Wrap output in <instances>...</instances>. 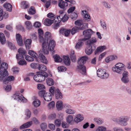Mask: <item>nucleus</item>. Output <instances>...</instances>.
<instances>
[{"mask_svg":"<svg viewBox=\"0 0 131 131\" xmlns=\"http://www.w3.org/2000/svg\"><path fill=\"white\" fill-rule=\"evenodd\" d=\"M125 65L121 63L116 64L115 67H112V70L119 74H122V77L121 79L122 81L124 83L126 84L128 82L129 79L128 78V72L127 71H124L125 69Z\"/></svg>","mask_w":131,"mask_h":131,"instance_id":"nucleus-1","label":"nucleus"},{"mask_svg":"<svg viewBox=\"0 0 131 131\" xmlns=\"http://www.w3.org/2000/svg\"><path fill=\"white\" fill-rule=\"evenodd\" d=\"M45 40H46L47 42L45 43V49L42 50L45 54H47L49 53V50L50 51L53 50L55 45V43L53 40H51L49 41L48 45V40L51 39V33L49 32H47L45 33Z\"/></svg>","mask_w":131,"mask_h":131,"instance_id":"nucleus-2","label":"nucleus"},{"mask_svg":"<svg viewBox=\"0 0 131 131\" xmlns=\"http://www.w3.org/2000/svg\"><path fill=\"white\" fill-rule=\"evenodd\" d=\"M37 73L34 76V79L36 81L38 82L43 81L48 76L47 73L45 72L38 71Z\"/></svg>","mask_w":131,"mask_h":131,"instance_id":"nucleus-3","label":"nucleus"},{"mask_svg":"<svg viewBox=\"0 0 131 131\" xmlns=\"http://www.w3.org/2000/svg\"><path fill=\"white\" fill-rule=\"evenodd\" d=\"M129 118V117L128 116H122L118 118H114L113 121L122 126H125L127 124V122Z\"/></svg>","mask_w":131,"mask_h":131,"instance_id":"nucleus-4","label":"nucleus"},{"mask_svg":"<svg viewBox=\"0 0 131 131\" xmlns=\"http://www.w3.org/2000/svg\"><path fill=\"white\" fill-rule=\"evenodd\" d=\"M49 91L53 95L55 94V97L57 99L60 100L63 97L62 94L58 89H56L53 86H51L49 89Z\"/></svg>","mask_w":131,"mask_h":131,"instance_id":"nucleus-5","label":"nucleus"},{"mask_svg":"<svg viewBox=\"0 0 131 131\" xmlns=\"http://www.w3.org/2000/svg\"><path fill=\"white\" fill-rule=\"evenodd\" d=\"M97 76L102 79H106L109 76V74L104 69H99L97 71Z\"/></svg>","mask_w":131,"mask_h":131,"instance_id":"nucleus-6","label":"nucleus"},{"mask_svg":"<svg viewBox=\"0 0 131 131\" xmlns=\"http://www.w3.org/2000/svg\"><path fill=\"white\" fill-rule=\"evenodd\" d=\"M38 33L39 41L40 42H42V49L44 50L45 49L44 47L45 43L46 42H47V41L45 40V39L43 37V31L41 29L39 28L38 29Z\"/></svg>","mask_w":131,"mask_h":131,"instance_id":"nucleus-7","label":"nucleus"},{"mask_svg":"<svg viewBox=\"0 0 131 131\" xmlns=\"http://www.w3.org/2000/svg\"><path fill=\"white\" fill-rule=\"evenodd\" d=\"M93 31L91 29H88L84 30L83 32L84 36V38L81 39V40L84 41L89 40L91 37Z\"/></svg>","mask_w":131,"mask_h":131,"instance_id":"nucleus-8","label":"nucleus"},{"mask_svg":"<svg viewBox=\"0 0 131 131\" xmlns=\"http://www.w3.org/2000/svg\"><path fill=\"white\" fill-rule=\"evenodd\" d=\"M18 53L16 55V58L18 60L20 59H23L25 56L26 51L25 49L23 48H19L18 50Z\"/></svg>","mask_w":131,"mask_h":131,"instance_id":"nucleus-9","label":"nucleus"},{"mask_svg":"<svg viewBox=\"0 0 131 131\" xmlns=\"http://www.w3.org/2000/svg\"><path fill=\"white\" fill-rule=\"evenodd\" d=\"M14 97L15 99L18 101H21L24 102H27V99L19 93H16L14 95Z\"/></svg>","mask_w":131,"mask_h":131,"instance_id":"nucleus-10","label":"nucleus"},{"mask_svg":"<svg viewBox=\"0 0 131 131\" xmlns=\"http://www.w3.org/2000/svg\"><path fill=\"white\" fill-rule=\"evenodd\" d=\"M69 18V16H67L66 14H60L59 15L57 16V18L56 17V19L61 21H62L63 22H65L68 20Z\"/></svg>","mask_w":131,"mask_h":131,"instance_id":"nucleus-11","label":"nucleus"},{"mask_svg":"<svg viewBox=\"0 0 131 131\" xmlns=\"http://www.w3.org/2000/svg\"><path fill=\"white\" fill-rule=\"evenodd\" d=\"M96 46L92 45L91 46L88 45V47L85 49L86 53L88 55H90L92 54L93 51H94L96 48Z\"/></svg>","mask_w":131,"mask_h":131,"instance_id":"nucleus-12","label":"nucleus"},{"mask_svg":"<svg viewBox=\"0 0 131 131\" xmlns=\"http://www.w3.org/2000/svg\"><path fill=\"white\" fill-rule=\"evenodd\" d=\"M78 71L83 75L86 74V67L84 65H79L77 66Z\"/></svg>","mask_w":131,"mask_h":131,"instance_id":"nucleus-13","label":"nucleus"},{"mask_svg":"<svg viewBox=\"0 0 131 131\" xmlns=\"http://www.w3.org/2000/svg\"><path fill=\"white\" fill-rule=\"evenodd\" d=\"M58 5L60 8H65L68 7V4L67 2L63 0H59Z\"/></svg>","mask_w":131,"mask_h":131,"instance_id":"nucleus-14","label":"nucleus"},{"mask_svg":"<svg viewBox=\"0 0 131 131\" xmlns=\"http://www.w3.org/2000/svg\"><path fill=\"white\" fill-rule=\"evenodd\" d=\"M8 75V72H7V75L5 77L3 78V79L1 80H0V81L3 82L5 84L7 81H13L14 80V78L13 76H9L7 77Z\"/></svg>","mask_w":131,"mask_h":131,"instance_id":"nucleus-15","label":"nucleus"},{"mask_svg":"<svg viewBox=\"0 0 131 131\" xmlns=\"http://www.w3.org/2000/svg\"><path fill=\"white\" fill-rule=\"evenodd\" d=\"M88 57L86 56H84L80 57L78 60V63L79 65H84V63L88 59Z\"/></svg>","mask_w":131,"mask_h":131,"instance_id":"nucleus-16","label":"nucleus"},{"mask_svg":"<svg viewBox=\"0 0 131 131\" xmlns=\"http://www.w3.org/2000/svg\"><path fill=\"white\" fill-rule=\"evenodd\" d=\"M54 20L53 24L52 26V28L54 29H57L59 28L60 25V23L61 21L60 20H56V17L54 18Z\"/></svg>","mask_w":131,"mask_h":131,"instance_id":"nucleus-17","label":"nucleus"},{"mask_svg":"<svg viewBox=\"0 0 131 131\" xmlns=\"http://www.w3.org/2000/svg\"><path fill=\"white\" fill-rule=\"evenodd\" d=\"M38 59L39 62L40 61L42 62L47 64L48 62L47 60L46 59L45 57V56L42 53H40L38 56Z\"/></svg>","mask_w":131,"mask_h":131,"instance_id":"nucleus-18","label":"nucleus"},{"mask_svg":"<svg viewBox=\"0 0 131 131\" xmlns=\"http://www.w3.org/2000/svg\"><path fill=\"white\" fill-rule=\"evenodd\" d=\"M16 38L18 45L20 46H22L23 45V41L21 35L19 34H16Z\"/></svg>","mask_w":131,"mask_h":131,"instance_id":"nucleus-19","label":"nucleus"},{"mask_svg":"<svg viewBox=\"0 0 131 131\" xmlns=\"http://www.w3.org/2000/svg\"><path fill=\"white\" fill-rule=\"evenodd\" d=\"M106 47L105 46H102L97 47L94 52L95 55L98 54L102 52L104 50L106 49Z\"/></svg>","mask_w":131,"mask_h":131,"instance_id":"nucleus-20","label":"nucleus"},{"mask_svg":"<svg viewBox=\"0 0 131 131\" xmlns=\"http://www.w3.org/2000/svg\"><path fill=\"white\" fill-rule=\"evenodd\" d=\"M8 13L4 12L2 9H0V21L2 20L3 18H6L8 17Z\"/></svg>","mask_w":131,"mask_h":131,"instance_id":"nucleus-21","label":"nucleus"},{"mask_svg":"<svg viewBox=\"0 0 131 131\" xmlns=\"http://www.w3.org/2000/svg\"><path fill=\"white\" fill-rule=\"evenodd\" d=\"M83 119L84 117L83 115L79 114L76 115L75 117L74 118V121L76 123H78L83 121Z\"/></svg>","mask_w":131,"mask_h":131,"instance_id":"nucleus-22","label":"nucleus"},{"mask_svg":"<svg viewBox=\"0 0 131 131\" xmlns=\"http://www.w3.org/2000/svg\"><path fill=\"white\" fill-rule=\"evenodd\" d=\"M50 92L46 93L43 97L45 101L49 102L52 100V96Z\"/></svg>","mask_w":131,"mask_h":131,"instance_id":"nucleus-23","label":"nucleus"},{"mask_svg":"<svg viewBox=\"0 0 131 131\" xmlns=\"http://www.w3.org/2000/svg\"><path fill=\"white\" fill-rule=\"evenodd\" d=\"M54 20V18L52 20L49 18H46L44 20V24L46 26H49L51 25L52 23H53Z\"/></svg>","mask_w":131,"mask_h":131,"instance_id":"nucleus-24","label":"nucleus"},{"mask_svg":"<svg viewBox=\"0 0 131 131\" xmlns=\"http://www.w3.org/2000/svg\"><path fill=\"white\" fill-rule=\"evenodd\" d=\"M63 61L64 64L67 66L70 64V61L69 56H64L63 57Z\"/></svg>","mask_w":131,"mask_h":131,"instance_id":"nucleus-25","label":"nucleus"},{"mask_svg":"<svg viewBox=\"0 0 131 131\" xmlns=\"http://www.w3.org/2000/svg\"><path fill=\"white\" fill-rule=\"evenodd\" d=\"M28 54L31 56L33 57L37 61L39 62L37 56H38L37 54L35 52L32 50H30L28 51Z\"/></svg>","mask_w":131,"mask_h":131,"instance_id":"nucleus-26","label":"nucleus"},{"mask_svg":"<svg viewBox=\"0 0 131 131\" xmlns=\"http://www.w3.org/2000/svg\"><path fill=\"white\" fill-rule=\"evenodd\" d=\"M32 124V121L28 122L21 125L20 127L21 129H23L25 128L29 127Z\"/></svg>","mask_w":131,"mask_h":131,"instance_id":"nucleus-27","label":"nucleus"},{"mask_svg":"<svg viewBox=\"0 0 131 131\" xmlns=\"http://www.w3.org/2000/svg\"><path fill=\"white\" fill-rule=\"evenodd\" d=\"M96 41V39L95 38H92L91 40H89L87 41L86 44L91 46V45H94L95 46V45L94 44V43H95Z\"/></svg>","mask_w":131,"mask_h":131,"instance_id":"nucleus-28","label":"nucleus"},{"mask_svg":"<svg viewBox=\"0 0 131 131\" xmlns=\"http://www.w3.org/2000/svg\"><path fill=\"white\" fill-rule=\"evenodd\" d=\"M0 41L2 45L4 44L6 41L4 35L3 33H0Z\"/></svg>","mask_w":131,"mask_h":131,"instance_id":"nucleus-29","label":"nucleus"},{"mask_svg":"<svg viewBox=\"0 0 131 131\" xmlns=\"http://www.w3.org/2000/svg\"><path fill=\"white\" fill-rule=\"evenodd\" d=\"M62 102L60 100L58 101L56 103V106L58 110L59 111L61 110L63 108L62 106Z\"/></svg>","mask_w":131,"mask_h":131,"instance_id":"nucleus-30","label":"nucleus"},{"mask_svg":"<svg viewBox=\"0 0 131 131\" xmlns=\"http://www.w3.org/2000/svg\"><path fill=\"white\" fill-rule=\"evenodd\" d=\"M37 65L38 66V68L39 70L41 71L44 72L47 70L46 67L44 64H38Z\"/></svg>","mask_w":131,"mask_h":131,"instance_id":"nucleus-31","label":"nucleus"},{"mask_svg":"<svg viewBox=\"0 0 131 131\" xmlns=\"http://www.w3.org/2000/svg\"><path fill=\"white\" fill-rule=\"evenodd\" d=\"M25 25L26 28L28 29H31L32 27V24L30 21H27L25 22Z\"/></svg>","mask_w":131,"mask_h":131,"instance_id":"nucleus-32","label":"nucleus"},{"mask_svg":"<svg viewBox=\"0 0 131 131\" xmlns=\"http://www.w3.org/2000/svg\"><path fill=\"white\" fill-rule=\"evenodd\" d=\"M94 121L98 124L101 125L103 123V120L101 118L99 117L95 118Z\"/></svg>","mask_w":131,"mask_h":131,"instance_id":"nucleus-33","label":"nucleus"},{"mask_svg":"<svg viewBox=\"0 0 131 131\" xmlns=\"http://www.w3.org/2000/svg\"><path fill=\"white\" fill-rule=\"evenodd\" d=\"M31 42V40L30 39H27L26 41L25 45L27 49H30Z\"/></svg>","mask_w":131,"mask_h":131,"instance_id":"nucleus-34","label":"nucleus"},{"mask_svg":"<svg viewBox=\"0 0 131 131\" xmlns=\"http://www.w3.org/2000/svg\"><path fill=\"white\" fill-rule=\"evenodd\" d=\"M88 24L87 23H82L80 27H78L79 30H83L88 28Z\"/></svg>","mask_w":131,"mask_h":131,"instance_id":"nucleus-35","label":"nucleus"},{"mask_svg":"<svg viewBox=\"0 0 131 131\" xmlns=\"http://www.w3.org/2000/svg\"><path fill=\"white\" fill-rule=\"evenodd\" d=\"M46 82L47 85L49 86L52 85L54 84L53 80L50 78H48L46 79Z\"/></svg>","mask_w":131,"mask_h":131,"instance_id":"nucleus-36","label":"nucleus"},{"mask_svg":"<svg viewBox=\"0 0 131 131\" xmlns=\"http://www.w3.org/2000/svg\"><path fill=\"white\" fill-rule=\"evenodd\" d=\"M53 57L56 62H61L62 61V59L60 58L59 55L57 54H56L55 56H53Z\"/></svg>","mask_w":131,"mask_h":131,"instance_id":"nucleus-37","label":"nucleus"},{"mask_svg":"<svg viewBox=\"0 0 131 131\" xmlns=\"http://www.w3.org/2000/svg\"><path fill=\"white\" fill-rule=\"evenodd\" d=\"M32 104L34 106L37 107L40 105V102L38 99H36L33 102Z\"/></svg>","mask_w":131,"mask_h":131,"instance_id":"nucleus-38","label":"nucleus"},{"mask_svg":"<svg viewBox=\"0 0 131 131\" xmlns=\"http://www.w3.org/2000/svg\"><path fill=\"white\" fill-rule=\"evenodd\" d=\"M83 41L81 40V39H80L79 41V42L76 44L75 48L77 49H79L82 46V41Z\"/></svg>","mask_w":131,"mask_h":131,"instance_id":"nucleus-39","label":"nucleus"},{"mask_svg":"<svg viewBox=\"0 0 131 131\" xmlns=\"http://www.w3.org/2000/svg\"><path fill=\"white\" fill-rule=\"evenodd\" d=\"M70 57L71 61L72 62H75L76 58L73 51H71V54L70 55Z\"/></svg>","mask_w":131,"mask_h":131,"instance_id":"nucleus-40","label":"nucleus"},{"mask_svg":"<svg viewBox=\"0 0 131 131\" xmlns=\"http://www.w3.org/2000/svg\"><path fill=\"white\" fill-rule=\"evenodd\" d=\"M85 13L83 14H84V20H86L87 21H89L90 20V15H88V12L86 10H84Z\"/></svg>","mask_w":131,"mask_h":131,"instance_id":"nucleus-41","label":"nucleus"},{"mask_svg":"<svg viewBox=\"0 0 131 131\" xmlns=\"http://www.w3.org/2000/svg\"><path fill=\"white\" fill-rule=\"evenodd\" d=\"M21 7L23 8H27L29 7V5L26 1H23L21 3Z\"/></svg>","mask_w":131,"mask_h":131,"instance_id":"nucleus-42","label":"nucleus"},{"mask_svg":"<svg viewBox=\"0 0 131 131\" xmlns=\"http://www.w3.org/2000/svg\"><path fill=\"white\" fill-rule=\"evenodd\" d=\"M31 112L28 109H26L25 111V115L27 119L29 118L31 116Z\"/></svg>","mask_w":131,"mask_h":131,"instance_id":"nucleus-43","label":"nucleus"},{"mask_svg":"<svg viewBox=\"0 0 131 131\" xmlns=\"http://www.w3.org/2000/svg\"><path fill=\"white\" fill-rule=\"evenodd\" d=\"M8 45L9 47L12 50H14L16 49V47L15 45L11 42L7 41Z\"/></svg>","mask_w":131,"mask_h":131,"instance_id":"nucleus-44","label":"nucleus"},{"mask_svg":"<svg viewBox=\"0 0 131 131\" xmlns=\"http://www.w3.org/2000/svg\"><path fill=\"white\" fill-rule=\"evenodd\" d=\"M73 120V117L71 115L68 116L66 118L67 122L69 124H70L72 121Z\"/></svg>","mask_w":131,"mask_h":131,"instance_id":"nucleus-45","label":"nucleus"},{"mask_svg":"<svg viewBox=\"0 0 131 131\" xmlns=\"http://www.w3.org/2000/svg\"><path fill=\"white\" fill-rule=\"evenodd\" d=\"M79 29L78 27H74L71 29V32L72 35H73L77 32Z\"/></svg>","mask_w":131,"mask_h":131,"instance_id":"nucleus-46","label":"nucleus"},{"mask_svg":"<svg viewBox=\"0 0 131 131\" xmlns=\"http://www.w3.org/2000/svg\"><path fill=\"white\" fill-rule=\"evenodd\" d=\"M100 23L103 29L104 30H106L107 27L105 22L103 20H101L100 21Z\"/></svg>","mask_w":131,"mask_h":131,"instance_id":"nucleus-47","label":"nucleus"},{"mask_svg":"<svg viewBox=\"0 0 131 131\" xmlns=\"http://www.w3.org/2000/svg\"><path fill=\"white\" fill-rule=\"evenodd\" d=\"M20 60L18 62V64L20 65H26L27 64V62L24 59H20Z\"/></svg>","mask_w":131,"mask_h":131,"instance_id":"nucleus-48","label":"nucleus"},{"mask_svg":"<svg viewBox=\"0 0 131 131\" xmlns=\"http://www.w3.org/2000/svg\"><path fill=\"white\" fill-rule=\"evenodd\" d=\"M27 11L29 14L30 15H33L36 12V10L35 9H29Z\"/></svg>","mask_w":131,"mask_h":131,"instance_id":"nucleus-49","label":"nucleus"},{"mask_svg":"<svg viewBox=\"0 0 131 131\" xmlns=\"http://www.w3.org/2000/svg\"><path fill=\"white\" fill-rule=\"evenodd\" d=\"M40 127L43 131H45L46 129L47 125L45 123H42L40 125Z\"/></svg>","mask_w":131,"mask_h":131,"instance_id":"nucleus-50","label":"nucleus"},{"mask_svg":"<svg viewBox=\"0 0 131 131\" xmlns=\"http://www.w3.org/2000/svg\"><path fill=\"white\" fill-rule=\"evenodd\" d=\"M66 112L67 113L69 114H74L75 112V111L71 108L66 109Z\"/></svg>","mask_w":131,"mask_h":131,"instance_id":"nucleus-51","label":"nucleus"},{"mask_svg":"<svg viewBox=\"0 0 131 131\" xmlns=\"http://www.w3.org/2000/svg\"><path fill=\"white\" fill-rule=\"evenodd\" d=\"M67 69V68L63 66L59 67L58 68V71L60 72H63L66 71Z\"/></svg>","mask_w":131,"mask_h":131,"instance_id":"nucleus-52","label":"nucleus"},{"mask_svg":"<svg viewBox=\"0 0 131 131\" xmlns=\"http://www.w3.org/2000/svg\"><path fill=\"white\" fill-rule=\"evenodd\" d=\"M77 17L78 15L77 13L75 12L72 13L71 15V17L72 19L75 20Z\"/></svg>","mask_w":131,"mask_h":131,"instance_id":"nucleus-53","label":"nucleus"},{"mask_svg":"<svg viewBox=\"0 0 131 131\" xmlns=\"http://www.w3.org/2000/svg\"><path fill=\"white\" fill-rule=\"evenodd\" d=\"M25 56V59L29 61H33L34 60V58L28 55H26Z\"/></svg>","mask_w":131,"mask_h":131,"instance_id":"nucleus-54","label":"nucleus"},{"mask_svg":"<svg viewBox=\"0 0 131 131\" xmlns=\"http://www.w3.org/2000/svg\"><path fill=\"white\" fill-rule=\"evenodd\" d=\"M82 20H78L75 22L74 24L78 27H80L82 23Z\"/></svg>","mask_w":131,"mask_h":131,"instance_id":"nucleus-55","label":"nucleus"},{"mask_svg":"<svg viewBox=\"0 0 131 131\" xmlns=\"http://www.w3.org/2000/svg\"><path fill=\"white\" fill-rule=\"evenodd\" d=\"M106 130V128L104 126L99 127L95 131H105Z\"/></svg>","mask_w":131,"mask_h":131,"instance_id":"nucleus-56","label":"nucleus"},{"mask_svg":"<svg viewBox=\"0 0 131 131\" xmlns=\"http://www.w3.org/2000/svg\"><path fill=\"white\" fill-rule=\"evenodd\" d=\"M3 7L5 8H12L13 7L12 5L8 3H6L4 5Z\"/></svg>","mask_w":131,"mask_h":131,"instance_id":"nucleus-57","label":"nucleus"},{"mask_svg":"<svg viewBox=\"0 0 131 131\" xmlns=\"http://www.w3.org/2000/svg\"><path fill=\"white\" fill-rule=\"evenodd\" d=\"M46 91L44 90H42L39 91L38 93L40 96L41 97H43L44 95L46 94Z\"/></svg>","mask_w":131,"mask_h":131,"instance_id":"nucleus-58","label":"nucleus"},{"mask_svg":"<svg viewBox=\"0 0 131 131\" xmlns=\"http://www.w3.org/2000/svg\"><path fill=\"white\" fill-rule=\"evenodd\" d=\"M102 3L103 5L106 8H110L111 7L110 5L107 2L104 1Z\"/></svg>","mask_w":131,"mask_h":131,"instance_id":"nucleus-59","label":"nucleus"},{"mask_svg":"<svg viewBox=\"0 0 131 131\" xmlns=\"http://www.w3.org/2000/svg\"><path fill=\"white\" fill-rule=\"evenodd\" d=\"M55 105V102L53 101H52L51 102L49 103L48 105V106L50 108L52 107H54Z\"/></svg>","mask_w":131,"mask_h":131,"instance_id":"nucleus-60","label":"nucleus"},{"mask_svg":"<svg viewBox=\"0 0 131 131\" xmlns=\"http://www.w3.org/2000/svg\"><path fill=\"white\" fill-rule=\"evenodd\" d=\"M65 1L69 2L70 4L74 5L76 4V2L75 0H65Z\"/></svg>","mask_w":131,"mask_h":131,"instance_id":"nucleus-61","label":"nucleus"},{"mask_svg":"<svg viewBox=\"0 0 131 131\" xmlns=\"http://www.w3.org/2000/svg\"><path fill=\"white\" fill-rule=\"evenodd\" d=\"M45 86L43 84H39L37 85V88L38 89H45Z\"/></svg>","mask_w":131,"mask_h":131,"instance_id":"nucleus-62","label":"nucleus"},{"mask_svg":"<svg viewBox=\"0 0 131 131\" xmlns=\"http://www.w3.org/2000/svg\"><path fill=\"white\" fill-rule=\"evenodd\" d=\"M34 26L36 28H39L41 26V24L39 22H36L34 23Z\"/></svg>","mask_w":131,"mask_h":131,"instance_id":"nucleus-63","label":"nucleus"},{"mask_svg":"<svg viewBox=\"0 0 131 131\" xmlns=\"http://www.w3.org/2000/svg\"><path fill=\"white\" fill-rule=\"evenodd\" d=\"M113 130L114 131H124L122 128L117 127H114Z\"/></svg>","mask_w":131,"mask_h":131,"instance_id":"nucleus-64","label":"nucleus"}]
</instances>
